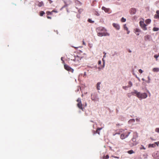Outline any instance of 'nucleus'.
<instances>
[{
  "label": "nucleus",
  "instance_id": "obj_14",
  "mask_svg": "<svg viewBox=\"0 0 159 159\" xmlns=\"http://www.w3.org/2000/svg\"><path fill=\"white\" fill-rule=\"evenodd\" d=\"M101 84V83L100 82H98L97 84V89L98 90H99L100 89V85Z\"/></svg>",
  "mask_w": 159,
  "mask_h": 159
},
{
  "label": "nucleus",
  "instance_id": "obj_38",
  "mask_svg": "<svg viewBox=\"0 0 159 159\" xmlns=\"http://www.w3.org/2000/svg\"><path fill=\"white\" fill-rule=\"evenodd\" d=\"M75 2L76 3H78V2H79V1H78L77 0H75Z\"/></svg>",
  "mask_w": 159,
  "mask_h": 159
},
{
  "label": "nucleus",
  "instance_id": "obj_46",
  "mask_svg": "<svg viewBox=\"0 0 159 159\" xmlns=\"http://www.w3.org/2000/svg\"><path fill=\"white\" fill-rule=\"evenodd\" d=\"M158 158V159H159V158Z\"/></svg>",
  "mask_w": 159,
  "mask_h": 159
},
{
  "label": "nucleus",
  "instance_id": "obj_30",
  "mask_svg": "<svg viewBox=\"0 0 159 159\" xmlns=\"http://www.w3.org/2000/svg\"><path fill=\"white\" fill-rule=\"evenodd\" d=\"M105 157H106L107 158H109V156L107 155L106 156V157H104L103 158H104Z\"/></svg>",
  "mask_w": 159,
  "mask_h": 159
},
{
  "label": "nucleus",
  "instance_id": "obj_27",
  "mask_svg": "<svg viewBox=\"0 0 159 159\" xmlns=\"http://www.w3.org/2000/svg\"><path fill=\"white\" fill-rule=\"evenodd\" d=\"M46 13L48 15H49V14H52V12L48 11L46 12Z\"/></svg>",
  "mask_w": 159,
  "mask_h": 159
},
{
  "label": "nucleus",
  "instance_id": "obj_2",
  "mask_svg": "<svg viewBox=\"0 0 159 159\" xmlns=\"http://www.w3.org/2000/svg\"><path fill=\"white\" fill-rule=\"evenodd\" d=\"M131 94L133 95L136 96L140 100L145 98L148 97V95L146 93H141L140 92H138L136 90H134L133 92H131Z\"/></svg>",
  "mask_w": 159,
  "mask_h": 159
},
{
  "label": "nucleus",
  "instance_id": "obj_9",
  "mask_svg": "<svg viewBox=\"0 0 159 159\" xmlns=\"http://www.w3.org/2000/svg\"><path fill=\"white\" fill-rule=\"evenodd\" d=\"M102 9L104 10L106 12H108L110 10L109 8H106L104 7H102Z\"/></svg>",
  "mask_w": 159,
  "mask_h": 159
},
{
  "label": "nucleus",
  "instance_id": "obj_11",
  "mask_svg": "<svg viewBox=\"0 0 159 159\" xmlns=\"http://www.w3.org/2000/svg\"><path fill=\"white\" fill-rule=\"evenodd\" d=\"M43 5H44L42 1L40 2H38L37 5L39 7H41L42 6H43Z\"/></svg>",
  "mask_w": 159,
  "mask_h": 159
},
{
  "label": "nucleus",
  "instance_id": "obj_15",
  "mask_svg": "<svg viewBox=\"0 0 159 159\" xmlns=\"http://www.w3.org/2000/svg\"><path fill=\"white\" fill-rule=\"evenodd\" d=\"M152 71L154 72H158L159 71V68H154L153 69Z\"/></svg>",
  "mask_w": 159,
  "mask_h": 159
},
{
  "label": "nucleus",
  "instance_id": "obj_41",
  "mask_svg": "<svg viewBox=\"0 0 159 159\" xmlns=\"http://www.w3.org/2000/svg\"><path fill=\"white\" fill-rule=\"evenodd\" d=\"M129 52L130 53V52H131V50H129Z\"/></svg>",
  "mask_w": 159,
  "mask_h": 159
},
{
  "label": "nucleus",
  "instance_id": "obj_21",
  "mask_svg": "<svg viewBox=\"0 0 159 159\" xmlns=\"http://www.w3.org/2000/svg\"><path fill=\"white\" fill-rule=\"evenodd\" d=\"M144 38L145 40H147L149 39V36L148 35H146L144 36Z\"/></svg>",
  "mask_w": 159,
  "mask_h": 159
},
{
  "label": "nucleus",
  "instance_id": "obj_12",
  "mask_svg": "<svg viewBox=\"0 0 159 159\" xmlns=\"http://www.w3.org/2000/svg\"><path fill=\"white\" fill-rule=\"evenodd\" d=\"M102 129V128H98L97 129L96 131H95V132L94 131V134H95V133H98V134H100V133H99V131L101 130V129Z\"/></svg>",
  "mask_w": 159,
  "mask_h": 159
},
{
  "label": "nucleus",
  "instance_id": "obj_37",
  "mask_svg": "<svg viewBox=\"0 0 159 159\" xmlns=\"http://www.w3.org/2000/svg\"><path fill=\"white\" fill-rule=\"evenodd\" d=\"M47 18L48 19H51V17H50V16H47Z\"/></svg>",
  "mask_w": 159,
  "mask_h": 159
},
{
  "label": "nucleus",
  "instance_id": "obj_22",
  "mask_svg": "<svg viewBox=\"0 0 159 159\" xmlns=\"http://www.w3.org/2000/svg\"><path fill=\"white\" fill-rule=\"evenodd\" d=\"M44 14L45 13L43 11H41L40 12V15L41 16H43Z\"/></svg>",
  "mask_w": 159,
  "mask_h": 159
},
{
  "label": "nucleus",
  "instance_id": "obj_45",
  "mask_svg": "<svg viewBox=\"0 0 159 159\" xmlns=\"http://www.w3.org/2000/svg\"><path fill=\"white\" fill-rule=\"evenodd\" d=\"M105 55L103 56L104 57H105Z\"/></svg>",
  "mask_w": 159,
  "mask_h": 159
},
{
  "label": "nucleus",
  "instance_id": "obj_33",
  "mask_svg": "<svg viewBox=\"0 0 159 159\" xmlns=\"http://www.w3.org/2000/svg\"><path fill=\"white\" fill-rule=\"evenodd\" d=\"M127 87H128V86H123V88L124 89H125Z\"/></svg>",
  "mask_w": 159,
  "mask_h": 159
},
{
  "label": "nucleus",
  "instance_id": "obj_4",
  "mask_svg": "<svg viewBox=\"0 0 159 159\" xmlns=\"http://www.w3.org/2000/svg\"><path fill=\"white\" fill-rule=\"evenodd\" d=\"M129 134L130 132L127 131L123 133L120 135V138L122 139H125L128 137Z\"/></svg>",
  "mask_w": 159,
  "mask_h": 159
},
{
  "label": "nucleus",
  "instance_id": "obj_31",
  "mask_svg": "<svg viewBox=\"0 0 159 159\" xmlns=\"http://www.w3.org/2000/svg\"><path fill=\"white\" fill-rule=\"evenodd\" d=\"M131 95H132L131 94V93H128V96L129 98L130 97V96H131Z\"/></svg>",
  "mask_w": 159,
  "mask_h": 159
},
{
  "label": "nucleus",
  "instance_id": "obj_17",
  "mask_svg": "<svg viewBox=\"0 0 159 159\" xmlns=\"http://www.w3.org/2000/svg\"><path fill=\"white\" fill-rule=\"evenodd\" d=\"M141 31L138 28H136L135 30H134V32L136 33L137 32H140Z\"/></svg>",
  "mask_w": 159,
  "mask_h": 159
},
{
  "label": "nucleus",
  "instance_id": "obj_18",
  "mask_svg": "<svg viewBox=\"0 0 159 159\" xmlns=\"http://www.w3.org/2000/svg\"><path fill=\"white\" fill-rule=\"evenodd\" d=\"M127 152L129 154H132L133 153H134V152L133 150H130L129 151H128Z\"/></svg>",
  "mask_w": 159,
  "mask_h": 159
},
{
  "label": "nucleus",
  "instance_id": "obj_5",
  "mask_svg": "<svg viewBox=\"0 0 159 159\" xmlns=\"http://www.w3.org/2000/svg\"><path fill=\"white\" fill-rule=\"evenodd\" d=\"M77 101L78 102V103L77 104V106L79 107V108L83 110V108L82 107V104L81 99L80 98H78Z\"/></svg>",
  "mask_w": 159,
  "mask_h": 159
},
{
  "label": "nucleus",
  "instance_id": "obj_26",
  "mask_svg": "<svg viewBox=\"0 0 159 159\" xmlns=\"http://www.w3.org/2000/svg\"><path fill=\"white\" fill-rule=\"evenodd\" d=\"M155 131L156 132L159 133V128H156Z\"/></svg>",
  "mask_w": 159,
  "mask_h": 159
},
{
  "label": "nucleus",
  "instance_id": "obj_1",
  "mask_svg": "<svg viewBox=\"0 0 159 159\" xmlns=\"http://www.w3.org/2000/svg\"><path fill=\"white\" fill-rule=\"evenodd\" d=\"M96 31L97 32L98 35L99 36H109L110 35V34L106 32V30L102 27L97 28Z\"/></svg>",
  "mask_w": 159,
  "mask_h": 159
},
{
  "label": "nucleus",
  "instance_id": "obj_36",
  "mask_svg": "<svg viewBox=\"0 0 159 159\" xmlns=\"http://www.w3.org/2000/svg\"><path fill=\"white\" fill-rule=\"evenodd\" d=\"M49 2V3L51 4V3L52 2V1H51V0H48Z\"/></svg>",
  "mask_w": 159,
  "mask_h": 159
},
{
  "label": "nucleus",
  "instance_id": "obj_40",
  "mask_svg": "<svg viewBox=\"0 0 159 159\" xmlns=\"http://www.w3.org/2000/svg\"><path fill=\"white\" fill-rule=\"evenodd\" d=\"M136 34L137 35H139V33H136Z\"/></svg>",
  "mask_w": 159,
  "mask_h": 159
},
{
  "label": "nucleus",
  "instance_id": "obj_3",
  "mask_svg": "<svg viewBox=\"0 0 159 159\" xmlns=\"http://www.w3.org/2000/svg\"><path fill=\"white\" fill-rule=\"evenodd\" d=\"M139 25L143 30H147V28L146 27L147 25L144 23L143 21H140Z\"/></svg>",
  "mask_w": 159,
  "mask_h": 159
},
{
  "label": "nucleus",
  "instance_id": "obj_43",
  "mask_svg": "<svg viewBox=\"0 0 159 159\" xmlns=\"http://www.w3.org/2000/svg\"><path fill=\"white\" fill-rule=\"evenodd\" d=\"M142 80H144V79H143H143H142Z\"/></svg>",
  "mask_w": 159,
  "mask_h": 159
},
{
  "label": "nucleus",
  "instance_id": "obj_16",
  "mask_svg": "<svg viewBox=\"0 0 159 159\" xmlns=\"http://www.w3.org/2000/svg\"><path fill=\"white\" fill-rule=\"evenodd\" d=\"M151 21V20L150 19H147L146 20L145 22L147 24H149Z\"/></svg>",
  "mask_w": 159,
  "mask_h": 159
},
{
  "label": "nucleus",
  "instance_id": "obj_44",
  "mask_svg": "<svg viewBox=\"0 0 159 159\" xmlns=\"http://www.w3.org/2000/svg\"><path fill=\"white\" fill-rule=\"evenodd\" d=\"M99 63H100L101 62V61H99Z\"/></svg>",
  "mask_w": 159,
  "mask_h": 159
},
{
  "label": "nucleus",
  "instance_id": "obj_10",
  "mask_svg": "<svg viewBox=\"0 0 159 159\" xmlns=\"http://www.w3.org/2000/svg\"><path fill=\"white\" fill-rule=\"evenodd\" d=\"M132 140L133 141V142H134L133 145H136L137 144H138V143L136 139L135 138H133L132 139Z\"/></svg>",
  "mask_w": 159,
  "mask_h": 159
},
{
  "label": "nucleus",
  "instance_id": "obj_32",
  "mask_svg": "<svg viewBox=\"0 0 159 159\" xmlns=\"http://www.w3.org/2000/svg\"><path fill=\"white\" fill-rule=\"evenodd\" d=\"M150 146L152 147H154L155 146V145L153 144H152Z\"/></svg>",
  "mask_w": 159,
  "mask_h": 159
},
{
  "label": "nucleus",
  "instance_id": "obj_29",
  "mask_svg": "<svg viewBox=\"0 0 159 159\" xmlns=\"http://www.w3.org/2000/svg\"><path fill=\"white\" fill-rule=\"evenodd\" d=\"M139 73H143V70H141V69H139Z\"/></svg>",
  "mask_w": 159,
  "mask_h": 159
},
{
  "label": "nucleus",
  "instance_id": "obj_8",
  "mask_svg": "<svg viewBox=\"0 0 159 159\" xmlns=\"http://www.w3.org/2000/svg\"><path fill=\"white\" fill-rule=\"evenodd\" d=\"M113 26L114 27L116 30H119L120 29V26L119 25L114 23L112 24Z\"/></svg>",
  "mask_w": 159,
  "mask_h": 159
},
{
  "label": "nucleus",
  "instance_id": "obj_24",
  "mask_svg": "<svg viewBox=\"0 0 159 159\" xmlns=\"http://www.w3.org/2000/svg\"><path fill=\"white\" fill-rule=\"evenodd\" d=\"M154 17L156 18L159 19V15L158 14H155L154 16Z\"/></svg>",
  "mask_w": 159,
  "mask_h": 159
},
{
  "label": "nucleus",
  "instance_id": "obj_34",
  "mask_svg": "<svg viewBox=\"0 0 159 159\" xmlns=\"http://www.w3.org/2000/svg\"><path fill=\"white\" fill-rule=\"evenodd\" d=\"M51 12H52H52H55V13H57V11H54V10H53Z\"/></svg>",
  "mask_w": 159,
  "mask_h": 159
},
{
  "label": "nucleus",
  "instance_id": "obj_28",
  "mask_svg": "<svg viewBox=\"0 0 159 159\" xmlns=\"http://www.w3.org/2000/svg\"><path fill=\"white\" fill-rule=\"evenodd\" d=\"M159 56L157 55H155L154 56V57L156 58V60H157V58Z\"/></svg>",
  "mask_w": 159,
  "mask_h": 159
},
{
  "label": "nucleus",
  "instance_id": "obj_39",
  "mask_svg": "<svg viewBox=\"0 0 159 159\" xmlns=\"http://www.w3.org/2000/svg\"><path fill=\"white\" fill-rule=\"evenodd\" d=\"M83 44L84 45H85V43H84V41H83Z\"/></svg>",
  "mask_w": 159,
  "mask_h": 159
},
{
  "label": "nucleus",
  "instance_id": "obj_20",
  "mask_svg": "<svg viewBox=\"0 0 159 159\" xmlns=\"http://www.w3.org/2000/svg\"><path fill=\"white\" fill-rule=\"evenodd\" d=\"M159 30V29L158 28L154 27L153 28V31H158Z\"/></svg>",
  "mask_w": 159,
  "mask_h": 159
},
{
  "label": "nucleus",
  "instance_id": "obj_19",
  "mask_svg": "<svg viewBox=\"0 0 159 159\" xmlns=\"http://www.w3.org/2000/svg\"><path fill=\"white\" fill-rule=\"evenodd\" d=\"M129 85L128 86V87H130L132 86V83L131 82L129 81L128 83Z\"/></svg>",
  "mask_w": 159,
  "mask_h": 159
},
{
  "label": "nucleus",
  "instance_id": "obj_7",
  "mask_svg": "<svg viewBox=\"0 0 159 159\" xmlns=\"http://www.w3.org/2000/svg\"><path fill=\"white\" fill-rule=\"evenodd\" d=\"M129 11L131 14H134L136 13V10L134 8H132L130 9Z\"/></svg>",
  "mask_w": 159,
  "mask_h": 159
},
{
  "label": "nucleus",
  "instance_id": "obj_42",
  "mask_svg": "<svg viewBox=\"0 0 159 159\" xmlns=\"http://www.w3.org/2000/svg\"><path fill=\"white\" fill-rule=\"evenodd\" d=\"M116 125L119 126V125H120V124H116Z\"/></svg>",
  "mask_w": 159,
  "mask_h": 159
},
{
  "label": "nucleus",
  "instance_id": "obj_35",
  "mask_svg": "<svg viewBox=\"0 0 159 159\" xmlns=\"http://www.w3.org/2000/svg\"><path fill=\"white\" fill-rule=\"evenodd\" d=\"M156 13L157 14L159 15V10L157 11H156Z\"/></svg>",
  "mask_w": 159,
  "mask_h": 159
},
{
  "label": "nucleus",
  "instance_id": "obj_25",
  "mask_svg": "<svg viewBox=\"0 0 159 159\" xmlns=\"http://www.w3.org/2000/svg\"><path fill=\"white\" fill-rule=\"evenodd\" d=\"M88 21L89 22L91 23H93L94 22L93 21H92L90 19H89L88 20Z\"/></svg>",
  "mask_w": 159,
  "mask_h": 159
},
{
  "label": "nucleus",
  "instance_id": "obj_13",
  "mask_svg": "<svg viewBox=\"0 0 159 159\" xmlns=\"http://www.w3.org/2000/svg\"><path fill=\"white\" fill-rule=\"evenodd\" d=\"M124 28L125 30H126L127 32V34H129V31L128 30V29L127 28V27L126 26V25L125 24L124 25Z\"/></svg>",
  "mask_w": 159,
  "mask_h": 159
},
{
  "label": "nucleus",
  "instance_id": "obj_6",
  "mask_svg": "<svg viewBox=\"0 0 159 159\" xmlns=\"http://www.w3.org/2000/svg\"><path fill=\"white\" fill-rule=\"evenodd\" d=\"M64 67L65 69L69 71H70L72 72H73L74 71V70L71 68L68 65L65 64L64 65Z\"/></svg>",
  "mask_w": 159,
  "mask_h": 159
},
{
  "label": "nucleus",
  "instance_id": "obj_23",
  "mask_svg": "<svg viewBox=\"0 0 159 159\" xmlns=\"http://www.w3.org/2000/svg\"><path fill=\"white\" fill-rule=\"evenodd\" d=\"M126 19L124 18V17H122L121 20V21L122 22H125L126 21Z\"/></svg>",
  "mask_w": 159,
  "mask_h": 159
}]
</instances>
